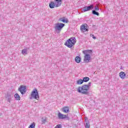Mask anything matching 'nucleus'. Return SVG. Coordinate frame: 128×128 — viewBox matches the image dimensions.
Listing matches in <instances>:
<instances>
[{"mask_svg": "<svg viewBox=\"0 0 128 128\" xmlns=\"http://www.w3.org/2000/svg\"><path fill=\"white\" fill-rule=\"evenodd\" d=\"M82 54H84V62H86V64L91 62L92 57L90 56V54H92V50H85L82 51Z\"/></svg>", "mask_w": 128, "mask_h": 128, "instance_id": "obj_1", "label": "nucleus"}, {"mask_svg": "<svg viewBox=\"0 0 128 128\" xmlns=\"http://www.w3.org/2000/svg\"><path fill=\"white\" fill-rule=\"evenodd\" d=\"M89 90L90 88L86 84H84L82 87H78L77 90V92H78L79 94H86V96L90 94Z\"/></svg>", "mask_w": 128, "mask_h": 128, "instance_id": "obj_2", "label": "nucleus"}, {"mask_svg": "<svg viewBox=\"0 0 128 128\" xmlns=\"http://www.w3.org/2000/svg\"><path fill=\"white\" fill-rule=\"evenodd\" d=\"M76 42V39L75 37H71L70 38L66 40L64 43V46H66L68 48H72V46H74Z\"/></svg>", "mask_w": 128, "mask_h": 128, "instance_id": "obj_3", "label": "nucleus"}, {"mask_svg": "<svg viewBox=\"0 0 128 128\" xmlns=\"http://www.w3.org/2000/svg\"><path fill=\"white\" fill-rule=\"evenodd\" d=\"M54 2L52 1L49 4V7L50 8H58V6H62V0H54Z\"/></svg>", "mask_w": 128, "mask_h": 128, "instance_id": "obj_4", "label": "nucleus"}, {"mask_svg": "<svg viewBox=\"0 0 128 128\" xmlns=\"http://www.w3.org/2000/svg\"><path fill=\"white\" fill-rule=\"evenodd\" d=\"M40 100V94H38V89L34 88L31 93V96L30 97V100Z\"/></svg>", "mask_w": 128, "mask_h": 128, "instance_id": "obj_5", "label": "nucleus"}, {"mask_svg": "<svg viewBox=\"0 0 128 128\" xmlns=\"http://www.w3.org/2000/svg\"><path fill=\"white\" fill-rule=\"evenodd\" d=\"M66 26V24L64 23H56L55 24L54 29L56 32H60L64 28V27Z\"/></svg>", "mask_w": 128, "mask_h": 128, "instance_id": "obj_6", "label": "nucleus"}, {"mask_svg": "<svg viewBox=\"0 0 128 128\" xmlns=\"http://www.w3.org/2000/svg\"><path fill=\"white\" fill-rule=\"evenodd\" d=\"M68 114H64L60 113V112H58V117L59 120H70V118L68 117Z\"/></svg>", "mask_w": 128, "mask_h": 128, "instance_id": "obj_7", "label": "nucleus"}, {"mask_svg": "<svg viewBox=\"0 0 128 128\" xmlns=\"http://www.w3.org/2000/svg\"><path fill=\"white\" fill-rule=\"evenodd\" d=\"M26 86H20V88H18V90L20 92V94H24L26 92Z\"/></svg>", "mask_w": 128, "mask_h": 128, "instance_id": "obj_8", "label": "nucleus"}, {"mask_svg": "<svg viewBox=\"0 0 128 128\" xmlns=\"http://www.w3.org/2000/svg\"><path fill=\"white\" fill-rule=\"evenodd\" d=\"M80 30L81 32H88V24H84L80 26Z\"/></svg>", "mask_w": 128, "mask_h": 128, "instance_id": "obj_9", "label": "nucleus"}, {"mask_svg": "<svg viewBox=\"0 0 128 128\" xmlns=\"http://www.w3.org/2000/svg\"><path fill=\"white\" fill-rule=\"evenodd\" d=\"M94 8V5L90 4L89 6H85L83 8L82 11L84 12H88V10H92Z\"/></svg>", "mask_w": 128, "mask_h": 128, "instance_id": "obj_10", "label": "nucleus"}, {"mask_svg": "<svg viewBox=\"0 0 128 128\" xmlns=\"http://www.w3.org/2000/svg\"><path fill=\"white\" fill-rule=\"evenodd\" d=\"M58 21L62 22H64V24H68V19L64 16L62 18H59Z\"/></svg>", "mask_w": 128, "mask_h": 128, "instance_id": "obj_11", "label": "nucleus"}, {"mask_svg": "<svg viewBox=\"0 0 128 128\" xmlns=\"http://www.w3.org/2000/svg\"><path fill=\"white\" fill-rule=\"evenodd\" d=\"M6 98L7 99V102H10V101L12 100V93L7 92Z\"/></svg>", "mask_w": 128, "mask_h": 128, "instance_id": "obj_12", "label": "nucleus"}, {"mask_svg": "<svg viewBox=\"0 0 128 128\" xmlns=\"http://www.w3.org/2000/svg\"><path fill=\"white\" fill-rule=\"evenodd\" d=\"M126 73L124 72H121L119 74V76L122 78V80H124L126 78Z\"/></svg>", "mask_w": 128, "mask_h": 128, "instance_id": "obj_13", "label": "nucleus"}, {"mask_svg": "<svg viewBox=\"0 0 128 128\" xmlns=\"http://www.w3.org/2000/svg\"><path fill=\"white\" fill-rule=\"evenodd\" d=\"M62 112L65 114H68V112H70V108L68 106H64L62 108Z\"/></svg>", "mask_w": 128, "mask_h": 128, "instance_id": "obj_14", "label": "nucleus"}, {"mask_svg": "<svg viewBox=\"0 0 128 128\" xmlns=\"http://www.w3.org/2000/svg\"><path fill=\"white\" fill-rule=\"evenodd\" d=\"M81 60H82V58H80V56H76L75 58V62L77 64H80V62Z\"/></svg>", "mask_w": 128, "mask_h": 128, "instance_id": "obj_15", "label": "nucleus"}, {"mask_svg": "<svg viewBox=\"0 0 128 128\" xmlns=\"http://www.w3.org/2000/svg\"><path fill=\"white\" fill-rule=\"evenodd\" d=\"M30 50V48H26L24 49H23L22 52V54H28V50Z\"/></svg>", "mask_w": 128, "mask_h": 128, "instance_id": "obj_16", "label": "nucleus"}, {"mask_svg": "<svg viewBox=\"0 0 128 128\" xmlns=\"http://www.w3.org/2000/svg\"><path fill=\"white\" fill-rule=\"evenodd\" d=\"M14 97L16 98V100H20V96L18 94H16L14 95Z\"/></svg>", "mask_w": 128, "mask_h": 128, "instance_id": "obj_17", "label": "nucleus"}, {"mask_svg": "<svg viewBox=\"0 0 128 128\" xmlns=\"http://www.w3.org/2000/svg\"><path fill=\"white\" fill-rule=\"evenodd\" d=\"M84 84V80L82 79H79L76 81V84Z\"/></svg>", "mask_w": 128, "mask_h": 128, "instance_id": "obj_18", "label": "nucleus"}, {"mask_svg": "<svg viewBox=\"0 0 128 128\" xmlns=\"http://www.w3.org/2000/svg\"><path fill=\"white\" fill-rule=\"evenodd\" d=\"M82 80H83L84 82H88V80H90V78L84 77V78H83Z\"/></svg>", "mask_w": 128, "mask_h": 128, "instance_id": "obj_19", "label": "nucleus"}, {"mask_svg": "<svg viewBox=\"0 0 128 128\" xmlns=\"http://www.w3.org/2000/svg\"><path fill=\"white\" fill-rule=\"evenodd\" d=\"M28 128H36V122H33L29 126Z\"/></svg>", "mask_w": 128, "mask_h": 128, "instance_id": "obj_20", "label": "nucleus"}, {"mask_svg": "<svg viewBox=\"0 0 128 128\" xmlns=\"http://www.w3.org/2000/svg\"><path fill=\"white\" fill-rule=\"evenodd\" d=\"M92 14H94V16H100V13L96 11V10H92Z\"/></svg>", "mask_w": 128, "mask_h": 128, "instance_id": "obj_21", "label": "nucleus"}, {"mask_svg": "<svg viewBox=\"0 0 128 128\" xmlns=\"http://www.w3.org/2000/svg\"><path fill=\"white\" fill-rule=\"evenodd\" d=\"M41 121L42 124H46V118H42Z\"/></svg>", "mask_w": 128, "mask_h": 128, "instance_id": "obj_22", "label": "nucleus"}, {"mask_svg": "<svg viewBox=\"0 0 128 128\" xmlns=\"http://www.w3.org/2000/svg\"><path fill=\"white\" fill-rule=\"evenodd\" d=\"M62 126L60 124H58L54 128H62Z\"/></svg>", "mask_w": 128, "mask_h": 128, "instance_id": "obj_23", "label": "nucleus"}, {"mask_svg": "<svg viewBox=\"0 0 128 128\" xmlns=\"http://www.w3.org/2000/svg\"><path fill=\"white\" fill-rule=\"evenodd\" d=\"M86 128H90V122H87L86 124Z\"/></svg>", "mask_w": 128, "mask_h": 128, "instance_id": "obj_24", "label": "nucleus"}, {"mask_svg": "<svg viewBox=\"0 0 128 128\" xmlns=\"http://www.w3.org/2000/svg\"><path fill=\"white\" fill-rule=\"evenodd\" d=\"M86 86H88V88H90V86H92V82H89L88 84H86Z\"/></svg>", "mask_w": 128, "mask_h": 128, "instance_id": "obj_25", "label": "nucleus"}, {"mask_svg": "<svg viewBox=\"0 0 128 128\" xmlns=\"http://www.w3.org/2000/svg\"><path fill=\"white\" fill-rule=\"evenodd\" d=\"M94 10H96V11L100 10V8H98V7L96 6L94 8Z\"/></svg>", "mask_w": 128, "mask_h": 128, "instance_id": "obj_26", "label": "nucleus"}, {"mask_svg": "<svg viewBox=\"0 0 128 128\" xmlns=\"http://www.w3.org/2000/svg\"><path fill=\"white\" fill-rule=\"evenodd\" d=\"M90 36H92V38H94V40H96V38L95 37L94 35L90 34Z\"/></svg>", "mask_w": 128, "mask_h": 128, "instance_id": "obj_27", "label": "nucleus"}, {"mask_svg": "<svg viewBox=\"0 0 128 128\" xmlns=\"http://www.w3.org/2000/svg\"><path fill=\"white\" fill-rule=\"evenodd\" d=\"M85 122H88V118L86 117L85 118Z\"/></svg>", "mask_w": 128, "mask_h": 128, "instance_id": "obj_28", "label": "nucleus"}, {"mask_svg": "<svg viewBox=\"0 0 128 128\" xmlns=\"http://www.w3.org/2000/svg\"><path fill=\"white\" fill-rule=\"evenodd\" d=\"M120 70H122V66L120 68Z\"/></svg>", "mask_w": 128, "mask_h": 128, "instance_id": "obj_29", "label": "nucleus"}]
</instances>
